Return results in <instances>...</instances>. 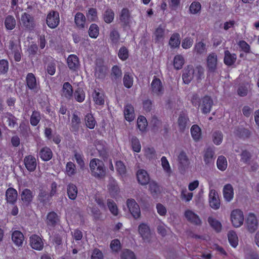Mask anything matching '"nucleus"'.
<instances>
[{
	"label": "nucleus",
	"mask_w": 259,
	"mask_h": 259,
	"mask_svg": "<svg viewBox=\"0 0 259 259\" xmlns=\"http://www.w3.org/2000/svg\"><path fill=\"white\" fill-rule=\"evenodd\" d=\"M201 5L198 2H193L190 6L189 11L191 14H196L200 12Z\"/></svg>",
	"instance_id": "nucleus-47"
},
{
	"label": "nucleus",
	"mask_w": 259,
	"mask_h": 259,
	"mask_svg": "<svg viewBox=\"0 0 259 259\" xmlns=\"http://www.w3.org/2000/svg\"><path fill=\"white\" fill-rule=\"evenodd\" d=\"M193 42L194 41L192 38L189 37H186L182 42V47L184 49H188L192 46Z\"/></svg>",
	"instance_id": "nucleus-64"
},
{
	"label": "nucleus",
	"mask_w": 259,
	"mask_h": 259,
	"mask_svg": "<svg viewBox=\"0 0 259 259\" xmlns=\"http://www.w3.org/2000/svg\"><path fill=\"white\" fill-rule=\"evenodd\" d=\"M94 102L97 105H101L104 104L105 97L103 92L99 89H95L92 93Z\"/></svg>",
	"instance_id": "nucleus-15"
},
{
	"label": "nucleus",
	"mask_w": 259,
	"mask_h": 259,
	"mask_svg": "<svg viewBox=\"0 0 259 259\" xmlns=\"http://www.w3.org/2000/svg\"><path fill=\"white\" fill-rule=\"evenodd\" d=\"M123 84L127 88H131L133 84L134 79L133 75L129 73H125L123 79Z\"/></svg>",
	"instance_id": "nucleus-43"
},
{
	"label": "nucleus",
	"mask_w": 259,
	"mask_h": 259,
	"mask_svg": "<svg viewBox=\"0 0 259 259\" xmlns=\"http://www.w3.org/2000/svg\"><path fill=\"white\" fill-rule=\"evenodd\" d=\"M25 166L29 171H33L36 167V161L34 157L32 155L26 156L24 159Z\"/></svg>",
	"instance_id": "nucleus-19"
},
{
	"label": "nucleus",
	"mask_w": 259,
	"mask_h": 259,
	"mask_svg": "<svg viewBox=\"0 0 259 259\" xmlns=\"http://www.w3.org/2000/svg\"><path fill=\"white\" fill-rule=\"evenodd\" d=\"M130 13L129 11L127 9H123L120 13V19L125 24H126L129 20Z\"/></svg>",
	"instance_id": "nucleus-58"
},
{
	"label": "nucleus",
	"mask_w": 259,
	"mask_h": 259,
	"mask_svg": "<svg viewBox=\"0 0 259 259\" xmlns=\"http://www.w3.org/2000/svg\"><path fill=\"white\" fill-rule=\"evenodd\" d=\"M191 134L195 142L200 140L202 138V132L200 127L197 124H194L191 128Z\"/></svg>",
	"instance_id": "nucleus-26"
},
{
	"label": "nucleus",
	"mask_w": 259,
	"mask_h": 259,
	"mask_svg": "<svg viewBox=\"0 0 259 259\" xmlns=\"http://www.w3.org/2000/svg\"><path fill=\"white\" fill-rule=\"evenodd\" d=\"M26 85L29 89L35 93H37L39 90L38 81L36 80L34 75L32 73L27 74L26 77Z\"/></svg>",
	"instance_id": "nucleus-8"
},
{
	"label": "nucleus",
	"mask_w": 259,
	"mask_h": 259,
	"mask_svg": "<svg viewBox=\"0 0 259 259\" xmlns=\"http://www.w3.org/2000/svg\"><path fill=\"white\" fill-rule=\"evenodd\" d=\"M138 233L145 242H149L151 239V233L149 226L145 223H141L138 226Z\"/></svg>",
	"instance_id": "nucleus-4"
},
{
	"label": "nucleus",
	"mask_w": 259,
	"mask_h": 259,
	"mask_svg": "<svg viewBox=\"0 0 259 259\" xmlns=\"http://www.w3.org/2000/svg\"><path fill=\"white\" fill-rule=\"evenodd\" d=\"M124 114L125 119L128 121H132L135 118V112L133 106L127 104L124 107Z\"/></svg>",
	"instance_id": "nucleus-27"
},
{
	"label": "nucleus",
	"mask_w": 259,
	"mask_h": 259,
	"mask_svg": "<svg viewBox=\"0 0 259 259\" xmlns=\"http://www.w3.org/2000/svg\"><path fill=\"white\" fill-rule=\"evenodd\" d=\"M246 226L247 229L250 233H253L257 230L258 221L254 213L250 212L248 214L246 220Z\"/></svg>",
	"instance_id": "nucleus-5"
},
{
	"label": "nucleus",
	"mask_w": 259,
	"mask_h": 259,
	"mask_svg": "<svg viewBox=\"0 0 259 259\" xmlns=\"http://www.w3.org/2000/svg\"><path fill=\"white\" fill-rule=\"evenodd\" d=\"M217 64V56L212 53L208 55L207 58V67L209 72H214Z\"/></svg>",
	"instance_id": "nucleus-16"
},
{
	"label": "nucleus",
	"mask_w": 259,
	"mask_h": 259,
	"mask_svg": "<svg viewBox=\"0 0 259 259\" xmlns=\"http://www.w3.org/2000/svg\"><path fill=\"white\" fill-rule=\"evenodd\" d=\"M161 166L164 171L169 176L171 172V169L169 163L168 161L165 156H162L161 158Z\"/></svg>",
	"instance_id": "nucleus-42"
},
{
	"label": "nucleus",
	"mask_w": 259,
	"mask_h": 259,
	"mask_svg": "<svg viewBox=\"0 0 259 259\" xmlns=\"http://www.w3.org/2000/svg\"><path fill=\"white\" fill-rule=\"evenodd\" d=\"M217 165L220 170L222 171L226 170L228 165L226 157L222 155L219 156L217 161Z\"/></svg>",
	"instance_id": "nucleus-40"
},
{
	"label": "nucleus",
	"mask_w": 259,
	"mask_h": 259,
	"mask_svg": "<svg viewBox=\"0 0 259 259\" xmlns=\"http://www.w3.org/2000/svg\"><path fill=\"white\" fill-rule=\"evenodd\" d=\"M207 221L210 227L216 232H220L222 229L221 223L212 217H209Z\"/></svg>",
	"instance_id": "nucleus-31"
},
{
	"label": "nucleus",
	"mask_w": 259,
	"mask_h": 259,
	"mask_svg": "<svg viewBox=\"0 0 259 259\" xmlns=\"http://www.w3.org/2000/svg\"><path fill=\"white\" fill-rule=\"evenodd\" d=\"M193 196V193L188 192L186 189H182L181 193V198L185 200L186 202L190 201L192 199Z\"/></svg>",
	"instance_id": "nucleus-62"
},
{
	"label": "nucleus",
	"mask_w": 259,
	"mask_h": 259,
	"mask_svg": "<svg viewBox=\"0 0 259 259\" xmlns=\"http://www.w3.org/2000/svg\"><path fill=\"white\" fill-rule=\"evenodd\" d=\"M188 121L189 119L186 115L183 114L179 116L178 120V124L180 131H184L187 127Z\"/></svg>",
	"instance_id": "nucleus-32"
},
{
	"label": "nucleus",
	"mask_w": 259,
	"mask_h": 259,
	"mask_svg": "<svg viewBox=\"0 0 259 259\" xmlns=\"http://www.w3.org/2000/svg\"><path fill=\"white\" fill-rule=\"evenodd\" d=\"M39 112L34 111L30 117V123L33 126H36L40 120Z\"/></svg>",
	"instance_id": "nucleus-53"
},
{
	"label": "nucleus",
	"mask_w": 259,
	"mask_h": 259,
	"mask_svg": "<svg viewBox=\"0 0 259 259\" xmlns=\"http://www.w3.org/2000/svg\"><path fill=\"white\" fill-rule=\"evenodd\" d=\"M74 22L78 29H84L86 27V18L81 13L78 12L76 14L74 17Z\"/></svg>",
	"instance_id": "nucleus-22"
},
{
	"label": "nucleus",
	"mask_w": 259,
	"mask_h": 259,
	"mask_svg": "<svg viewBox=\"0 0 259 259\" xmlns=\"http://www.w3.org/2000/svg\"><path fill=\"white\" fill-rule=\"evenodd\" d=\"M24 239L23 234L19 231H15L12 234V240L17 246L22 245Z\"/></svg>",
	"instance_id": "nucleus-23"
},
{
	"label": "nucleus",
	"mask_w": 259,
	"mask_h": 259,
	"mask_svg": "<svg viewBox=\"0 0 259 259\" xmlns=\"http://www.w3.org/2000/svg\"><path fill=\"white\" fill-rule=\"evenodd\" d=\"M122 75L121 69L117 66H114L112 68L111 76L113 79L120 78Z\"/></svg>",
	"instance_id": "nucleus-55"
},
{
	"label": "nucleus",
	"mask_w": 259,
	"mask_h": 259,
	"mask_svg": "<svg viewBox=\"0 0 259 259\" xmlns=\"http://www.w3.org/2000/svg\"><path fill=\"white\" fill-rule=\"evenodd\" d=\"M137 179L138 183L145 186L149 184L150 182V177L147 171L143 169H139L136 173Z\"/></svg>",
	"instance_id": "nucleus-13"
},
{
	"label": "nucleus",
	"mask_w": 259,
	"mask_h": 259,
	"mask_svg": "<svg viewBox=\"0 0 259 259\" xmlns=\"http://www.w3.org/2000/svg\"><path fill=\"white\" fill-rule=\"evenodd\" d=\"M228 238L230 245L236 247L238 244V239L236 233L233 231H229L228 234Z\"/></svg>",
	"instance_id": "nucleus-38"
},
{
	"label": "nucleus",
	"mask_w": 259,
	"mask_h": 259,
	"mask_svg": "<svg viewBox=\"0 0 259 259\" xmlns=\"http://www.w3.org/2000/svg\"><path fill=\"white\" fill-rule=\"evenodd\" d=\"M157 230L159 234L162 236H165L169 229L164 223L160 222L157 225Z\"/></svg>",
	"instance_id": "nucleus-57"
},
{
	"label": "nucleus",
	"mask_w": 259,
	"mask_h": 259,
	"mask_svg": "<svg viewBox=\"0 0 259 259\" xmlns=\"http://www.w3.org/2000/svg\"><path fill=\"white\" fill-rule=\"evenodd\" d=\"M4 24L8 30H13L16 26V21L12 15H7L5 19Z\"/></svg>",
	"instance_id": "nucleus-29"
},
{
	"label": "nucleus",
	"mask_w": 259,
	"mask_h": 259,
	"mask_svg": "<svg viewBox=\"0 0 259 259\" xmlns=\"http://www.w3.org/2000/svg\"><path fill=\"white\" fill-rule=\"evenodd\" d=\"M132 147L133 151L136 152H140L141 146L139 140L136 137H133L131 139Z\"/></svg>",
	"instance_id": "nucleus-54"
},
{
	"label": "nucleus",
	"mask_w": 259,
	"mask_h": 259,
	"mask_svg": "<svg viewBox=\"0 0 259 259\" xmlns=\"http://www.w3.org/2000/svg\"><path fill=\"white\" fill-rule=\"evenodd\" d=\"M213 105V101L209 96L204 97L200 104L201 110L204 114H207L210 112Z\"/></svg>",
	"instance_id": "nucleus-12"
},
{
	"label": "nucleus",
	"mask_w": 259,
	"mask_h": 259,
	"mask_svg": "<svg viewBox=\"0 0 259 259\" xmlns=\"http://www.w3.org/2000/svg\"><path fill=\"white\" fill-rule=\"evenodd\" d=\"M183 81L186 84H189L192 79L197 81L202 80L204 78V69L200 66L195 67L188 66L184 70L182 76Z\"/></svg>",
	"instance_id": "nucleus-1"
},
{
	"label": "nucleus",
	"mask_w": 259,
	"mask_h": 259,
	"mask_svg": "<svg viewBox=\"0 0 259 259\" xmlns=\"http://www.w3.org/2000/svg\"><path fill=\"white\" fill-rule=\"evenodd\" d=\"M180 45V35L178 33H174L171 35L169 41V45L171 48H176L179 47Z\"/></svg>",
	"instance_id": "nucleus-36"
},
{
	"label": "nucleus",
	"mask_w": 259,
	"mask_h": 259,
	"mask_svg": "<svg viewBox=\"0 0 259 259\" xmlns=\"http://www.w3.org/2000/svg\"><path fill=\"white\" fill-rule=\"evenodd\" d=\"M59 222V218L56 213L54 211L49 212L47 216L46 223L49 226H55Z\"/></svg>",
	"instance_id": "nucleus-25"
},
{
	"label": "nucleus",
	"mask_w": 259,
	"mask_h": 259,
	"mask_svg": "<svg viewBox=\"0 0 259 259\" xmlns=\"http://www.w3.org/2000/svg\"><path fill=\"white\" fill-rule=\"evenodd\" d=\"M126 205L133 217L139 219L141 216V210L138 204L133 199H128L126 201Z\"/></svg>",
	"instance_id": "nucleus-6"
},
{
	"label": "nucleus",
	"mask_w": 259,
	"mask_h": 259,
	"mask_svg": "<svg viewBox=\"0 0 259 259\" xmlns=\"http://www.w3.org/2000/svg\"><path fill=\"white\" fill-rule=\"evenodd\" d=\"M193 51L197 55H201L205 53L207 51L206 45L202 41H199L195 44Z\"/></svg>",
	"instance_id": "nucleus-35"
},
{
	"label": "nucleus",
	"mask_w": 259,
	"mask_h": 259,
	"mask_svg": "<svg viewBox=\"0 0 259 259\" xmlns=\"http://www.w3.org/2000/svg\"><path fill=\"white\" fill-rule=\"evenodd\" d=\"M152 92L153 95L161 96L164 93V88L161 81L158 78H155L151 82Z\"/></svg>",
	"instance_id": "nucleus-11"
},
{
	"label": "nucleus",
	"mask_w": 259,
	"mask_h": 259,
	"mask_svg": "<svg viewBox=\"0 0 259 259\" xmlns=\"http://www.w3.org/2000/svg\"><path fill=\"white\" fill-rule=\"evenodd\" d=\"M67 193L70 199L74 200L77 195V190L76 186L73 184H69L67 188Z\"/></svg>",
	"instance_id": "nucleus-41"
},
{
	"label": "nucleus",
	"mask_w": 259,
	"mask_h": 259,
	"mask_svg": "<svg viewBox=\"0 0 259 259\" xmlns=\"http://www.w3.org/2000/svg\"><path fill=\"white\" fill-rule=\"evenodd\" d=\"M6 196L7 202L13 204L17 199V191L13 188H9L6 191Z\"/></svg>",
	"instance_id": "nucleus-24"
},
{
	"label": "nucleus",
	"mask_w": 259,
	"mask_h": 259,
	"mask_svg": "<svg viewBox=\"0 0 259 259\" xmlns=\"http://www.w3.org/2000/svg\"><path fill=\"white\" fill-rule=\"evenodd\" d=\"M85 96L84 92L81 88H78L74 92L75 99L78 102H82Z\"/></svg>",
	"instance_id": "nucleus-52"
},
{
	"label": "nucleus",
	"mask_w": 259,
	"mask_h": 259,
	"mask_svg": "<svg viewBox=\"0 0 259 259\" xmlns=\"http://www.w3.org/2000/svg\"><path fill=\"white\" fill-rule=\"evenodd\" d=\"M31 247L36 250H41L44 247V243L41 238L36 235H33L29 238Z\"/></svg>",
	"instance_id": "nucleus-14"
},
{
	"label": "nucleus",
	"mask_w": 259,
	"mask_h": 259,
	"mask_svg": "<svg viewBox=\"0 0 259 259\" xmlns=\"http://www.w3.org/2000/svg\"><path fill=\"white\" fill-rule=\"evenodd\" d=\"M236 60V55L235 54H231L228 50L225 52L224 63L228 66L233 65Z\"/></svg>",
	"instance_id": "nucleus-34"
},
{
	"label": "nucleus",
	"mask_w": 259,
	"mask_h": 259,
	"mask_svg": "<svg viewBox=\"0 0 259 259\" xmlns=\"http://www.w3.org/2000/svg\"><path fill=\"white\" fill-rule=\"evenodd\" d=\"M185 63V59L182 55H177L174 58V68L177 70L181 69Z\"/></svg>",
	"instance_id": "nucleus-37"
},
{
	"label": "nucleus",
	"mask_w": 259,
	"mask_h": 259,
	"mask_svg": "<svg viewBox=\"0 0 259 259\" xmlns=\"http://www.w3.org/2000/svg\"><path fill=\"white\" fill-rule=\"evenodd\" d=\"M21 21L24 26L30 28L33 25V18L28 14L24 13L21 17Z\"/></svg>",
	"instance_id": "nucleus-28"
},
{
	"label": "nucleus",
	"mask_w": 259,
	"mask_h": 259,
	"mask_svg": "<svg viewBox=\"0 0 259 259\" xmlns=\"http://www.w3.org/2000/svg\"><path fill=\"white\" fill-rule=\"evenodd\" d=\"M116 168L118 174L122 177L125 176L126 169L124 163L121 161H118L116 163Z\"/></svg>",
	"instance_id": "nucleus-51"
},
{
	"label": "nucleus",
	"mask_w": 259,
	"mask_h": 259,
	"mask_svg": "<svg viewBox=\"0 0 259 259\" xmlns=\"http://www.w3.org/2000/svg\"><path fill=\"white\" fill-rule=\"evenodd\" d=\"M137 125L141 131H145L147 126V122L146 118L143 116H140L137 119Z\"/></svg>",
	"instance_id": "nucleus-48"
},
{
	"label": "nucleus",
	"mask_w": 259,
	"mask_h": 259,
	"mask_svg": "<svg viewBox=\"0 0 259 259\" xmlns=\"http://www.w3.org/2000/svg\"><path fill=\"white\" fill-rule=\"evenodd\" d=\"M149 189L152 195H156L159 192V188L157 184L154 181L149 182Z\"/></svg>",
	"instance_id": "nucleus-59"
},
{
	"label": "nucleus",
	"mask_w": 259,
	"mask_h": 259,
	"mask_svg": "<svg viewBox=\"0 0 259 259\" xmlns=\"http://www.w3.org/2000/svg\"><path fill=\"white\" fill-rule=\"evenodd\" d=\"M209 203L210 206L214 210L220 207V200L218 192L213 189H210L209 192Z\"/></svg>",
	"instance_id": "nucleus-9"
},
{
	"label": "nucleus",
	"mask_w": 259,
	"mask_h": 259,
	"mask_svg": "<svg viewBox=\"0 0 259 259\" xmlns=\"http://www.w3.org/2000/svg\"><path fill=\"white\" fill-rule=\"evenodd\" d=\"M34 194L32 191L28 189H24L21 194V199L23 202L26 204H29L32 201Z\"/></svg>",
	"instance_id": "nucleus-18"
},
{
	"label": "nucleus",
	"mask_w": 259,
	"mask_h": 259,
	"mask_svg": "<svg viewBox=\"0 0 259 259\" xmlns=\"http://www.w3.org/2000/svg\"><path fill=\"white\" fill-rule=\"evenodd\" d=\"M121 259H136L134 253L128 249L124 250L121 254Z\"/></svg>",
	"instance_id": "nucleus-63"
},
{
	"label": "nucleus",
	"mask_w": 259,
	"mask_h": 259,
	"mask_svg": "<svg viewBox=\"0 0 259 259\" xmlns=\"http://www.w3.org/2000/svg\"><path fill=\"white\" fill-rule=\"evenodd\" d=\"M107 206L110 212L114 216L118 214V209L116 204L112 200L108 199L107 200Z\"/></svg>",
	"instance_id": "nucleus-45"
},
{
	"label": "nucleus",
	"mask_w": 259,
	"mask_h": 259,
	"mask_svg": "<svg viewBox=\"0 0 259 259\" xmlns=\"http://www.w3.org/2000/svg\"><path fill=\"white\" fill-rule=\"evenodd\" d=\"M66 172L69 176L74 175L76 172L75 165L72 162H68L66 165Z\"/></svg>",
	"instance_id": "nucleus-56"
},
{
	"label": "nucleus",
	"mask_w": 259,
	"mask_h": 259,
	"mask_svg": "<svg viewBox=\"0 0 259 259\" xmlns=\"http://www.w3.org/2000/svg\"><path fill=\"white\" fill-rule=\"evenodd\" d=\"M114 13L111 9H107L104 13L103 18L107 23H110L114 19Z\"/></svg>",
	"instance_id": "nucleus-49"
},
{
	"label": "nucleus",
	"mask_w": 259,
	"mask_h": 259,
	"mask_svg": "<svg viewBox=\"0 0 259 259\" xmlns=\"http://www.w3.org/2000/svg\"><path fill=\"white\" fill-rule=\"evenodd\" d=\"M99 33V28L96 24H92L89 28V36L94 38H96Z\"/></svg>",
	"instance_id": "nucleus-46"
},
{
	"label": "nucleus",
	"mask_w": 259,
	"mask_h": 259,
	"mask_svg": "<svg viewBox=\"0 0 259 259\" xmlns=\"http://www.w3.org/2000/svg\"><path fill=\"white\" fill-rule=\"evenodd\" d=\"M73 89L72 85L68 82H65L63 85L62 95L67 99H70L72 97Z\"/></svg>",
	"instance_id": "nucleus-30"
},
{
	"label": "nucleus",
	"mask_w": 259,
	"mask_h": 259,
	"mask_svg": "<svg viewBox=\"0 0 259 259\" xmlns=\"http://www.w3.org/2000/svg\"><path fill=\"white\" fill-rule=\"evenodd\" d=\"M204 160L206 164L210 163L214 161V152L210 149H207L205 151Z\"/></svg>",
	"instance_id": "nucleus-44"
},
{
	"label": "nucleus",
	"mask_w": 259,
	"mask_h": 259,
	"mask_svg": "<svg viewBox=\"0 0 259 259\" xmlns=\"http://www.w3.org/2000/svg\"><path fill=\"white\" fill-rule=\"evenodd\" d=\"M223 139V135L220 131H216L213 133L212 140L213 143L217 145H220Z\"/></svg>",
	"instance_id": "nucleus-50"
},
{
	"label": "nucleus",
	"mask_w": 259,
	"mask_h": 259,
	"mask_svg": "<svg viewBox=\"0 0 259 259\" xmlns=\"http://www.w3.org/2000/svg\"><path fill=\"white\" fill-rule=\"evenodd\" d=\"M85 123L88 127L93 129L96 124V121L91 113L87 114L84 118Z\"/></svg>",
	"instance_id": "nucleus-39"
},
{
	"label": "nucleus",
	"mask_w": 259,
	"mask_h": 259,
	"mask_svg": "<svg viewBox=\"0 0 259 259\" xmlns=\"http://www.w3.org/2000/svg\"><path fill=\"white\" fill-rule=\"evenodd\" d=\"M46 21L48 26L50 28H56L59 25L60 22L59 13L55 11L50 12L47 15Z\"/></svg>",
	"instance_id": "nucleus-10"
},
{
	"label": "nucleus",
	"mask_w": 259,
	"mask_h": 259,
	"mask_svg": "<svg viewBox=\"0 0 259 259\" xmlns=\"http://www.w3.org/2000/svg\"><path fill=\"white\" fill-rule=\"evenodd\" d=\"M165 27L163 25H159L154 33V39L157 42L163 41L165 35Z\"/></svg>",
	"instance_id": "nucleus-21"
},
{
	"label": "nucleus",
	"mask_w": 259,
	"mask_h": 259,
	"mask_svg": "<svg viewBox=\"0 0 259 259\" xmlns=\"http://www.w3.org/2000/svg\"><path fill=\"white\" fill-rule=\"evenodd\" d=\"M9 69V63L7 60H0V74H5Z\"/></svg>",
	"instance_id": "nucleus-60"
},
{
	"label": "nucleus",
	"mask_w": 259,
	"mask_h": 259,
	"mask_svg": "<svg viewBox=\"0 0 259 259\" xmlns=\"http://www.w3.org/2000/svg\"><path fill=\"white\" fill-rule=\"evenodd\" d=\"M230 220L234 227H240L243 224L244 220L243 211L239 209L233 210L231 212Z\"/></svg>",
	"instance_id": "nucleus-3"
},
{
	"label": "nucleus",
	"mask_w": 259,
	"mask_h": 259,
	"mask_svg": "<svg viewBox=\"0 0 259 259\" xmlns=\"http://www.w3.org/2000/svg\"><path fill=\"white\" fill-rule=\"evenodd\" d=\"M92 175L99 179L103 178L106 174L103 162L97 158L93 159L90 163Z\"/></svg>",
	"instance_id": "nucleus-2"
},
{
	"label": "nucleus",
	"mask_w": 259,
	"mask_h": 259,
	"mask_svg": "<svg viewBox=\"0 0 259 259\" xmlns=\"http://www.w3.org/2000/svg\"><path fill=\"white\" fill-rule=\"evenodd\" d=\"M67 63L70 69L76 71L79 67V61L78 57L75 55H70L67 59Z\"/></svg>",
	"instance_id": "nucleus-17"
},
{
	"label": "nucleus",
	"mask_w": 259,
	"mask_h": 259,
	"mask_svg": "<svg viewBox=\"0 0 259 259\" xmlns=\"http://www.w3.org/2000/svg\"><path fill=\"white\" fill-rule=\"evenodd\" d=\"M53 156L52 150L48 147H44L39 152V156L44 161H49Z\"/></svg>",
	"instance_id": "nucleus-33"
},
{
	"label": "nucleus",
	"mask_w": 259,
	"mask_h": 259,
	"mask_svg": "<svg viewBox=\"0 0 259 259\" xmlns=\"http://www.w3.org/2000/svg\"><path fill=\"white\" fill-rule=\"evenodd\" d=\"M223 196L225 200L227 202H230L234 197V190L232 186L228 184L224 186L223 190Z\"/></svg>",
	"instance_id": "nucleus-20"
},
{
	"label": "nucleus",
	"mask_w": 259,
	"mask_h": 259,
	"mask_svg": "<svg viewBox=\"0 0 259 259\" xmlns=\"http://www.w3.org/2000/svg\"><path fill=\"white\" fill-rule=\"evenodd\" d=\"M178 160L179 162L183 165L188 164L189 159L186 154L184 151H181L178 155Z\"/></svg>",
	"instance_id": "nucleus-61"
},
{
	"label": "nucleus",
	"mask_w": 259,
	"mask_h": 259,
	"mask_svg": "<svg viewBox=\"0 0 259 259\" xmlns=\"http://www.w3.org/2000/svg\"><path fill=\"white\" fill-rule=\"evenodd\" d=\"M184 215L186 220L194 225L200 226L202 224L199 216L191 210H185Z\"/></svg>",
	"instance_id": "nucleus-7"
}]
</instances>
